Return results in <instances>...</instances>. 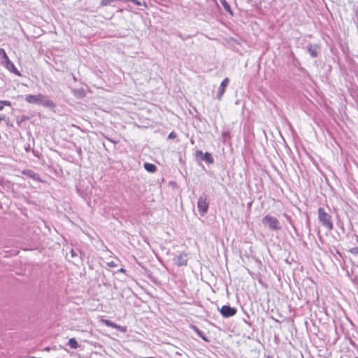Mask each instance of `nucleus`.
<instances>
[{"label":"nucleus","mask_w":358,"mask_h":358,"mask_svg":"<svg viewBox=\"0 0 358 358\" xmlns=\"http://www.w3.org/2000/svg\"><path fill=\"white\" fill-rule=\"evenodd\" d=\"M25 101L29 103L43 106L45 108H53L55 103L46 95L42 94H28L25 96Z\"/></svg>","instance_id":"nucleus-1"},{"label":"nucleus","mask_w":358,"mask_h":358,"mask_svg":"<svg viewBox=\"0 0 358 358\" xmlns=\"http://www.w3.org/2000/svg\"><path fill=\"white\" fill-rule=\"evenodd\" d=\"M317 213L320 223L329 231H331L334 228V223L331 215L321 207L318 208Z\"/></svg>","instance_id":"nucleus-2"},{"label":"nucleus","mask_w":358,"mask_h":358,"mask_svg":"<svg viewBox=\"0 0 358 358\" xmlns=\"http://www.w3.org/2000/svg\"><path fill=\"white\" fill-rule=\"evenodd\" d=\"M262 224L265 227L271 231H278L282 229L280 221L275 217L266 215L262 220Z\"/></svg>","instance_id":"nucleus-3"},{"label":"nucleus","mask_w":358,"mask_h":358,"mask_svg":"<svg viewBox=\"0 0 358 358\" xmlns=\"http://www.w3.org/2000/svg\"><path fill=\"white\" fill-rule=\"evenodd\" d=\"M197 208L201 216H204L209 208V201H208V196L203 193L198 199Z\"/></svg>","instance_id":"nucleus-4"},{"label":"nucleus","mask_w":358,"mask_h":358,"mask_svg":"<svg viewBox=\"0 0 358 358\" xmlns=\"http://www.w3.org/2000/svg\"><path fill=\"white\" fill-rule=\"evenodd\" d=\"M237 310L236 308L231 307L230 306H222L220 309V313L222 317L227 318L232 317L236 314Z\"/></svg>","instance_id":"nucleus-5"},{"label":"nucleus","mask_w":358,"mask_h":358,"mask_svg":"<svg viewBox=\"0 0 358 358\" xmlns=\"http://www.w3.org/2000/svg\"><path fill=\"white\" fill-rule=\"evenodd\" d=\"M173 262L178 266H186L187 264V254L185 252H180L173 259Z\"/></svg>","instance_id":"nucleus-6"},{"label":"nucleus","mask_w":358,"mask_h":358,"mask_svg":"<svg viewBox=\"0 0 358 358\" xmlns=\"http://www.w3.org/2000/svg\"><path fill=\"white\" fill-rule=\"evenodd\" d=\"M196 156L200 157L201 160L208 164H213L214 162V159L209 152L203 153L201 150H197L196 152Z\"/></svg>","instance_id":"nucleus-7"},{"label":"nucleus","mask_w":358,"mask_h":358,"mask_svg":"<svg viewBox=\"0 0 358 358\" xmlns=\"http://www.w3.org/2000/svg\"><path fill=\"white\" fill-rule=\"evenodd\" d=\"M229 79L228 78H224L220 87H219V89H218V92H217V98L220 100L222 95L224 94V92H225V88L227 87V85H229Z\"/></svg>","instance_id":"nucleus-8"},{"label":"nucleus","mask_w":358,"mask_h":358,"mask_svg":"<svg viewBox=\"0 0 358 358\" xmlns=\"http://www.w3.org/2000/svg\"><path fill=\"white\" fill-rule=\"evenodd\" d=\"M307 50L311 57L315 58L317 57L320 46L317 44H309L307 48Z\"/></svg>","instance_id":"nucleus-9"},{"label":"nucleus","mask_w":358,"mask_h":358,"mask_svg":"<svg viewBox=\"0 0 358 358\" xmlns=\"http://www.w3.org/2000/svg\"><path fill=\"white\" fill-rule=\"evenodd\" d=\"M5 66L10 72L15 73L17 76H20V72L16 69V67L15 66L14 64L12 62H10V63L8 62V64L6 65Z\"/></svg>","instance_id":"nucleus-10"},{"label":"nucleus","mask_w":358,"mask_h":358,"mask_svg":"<svg viewBox=\"0 0 358 358\" xmlns=\"http://www.w3.org/2000/svg\"><path fill=\"white\" fill-rule=\"evenodd\" d=\"M145 169L149 173H155L157 170V167L155 164L145 162L143 164Z\"/></svg>","instance_id":"nucleus-11"},{"label":"nucleus","mask_w":358,"mask_h":358,"mask_svg":"<svg viewBox=\"0 0 358 358\" xmlns=\"http://www.w3.org/2000/svg\"><path fill=\"white\" fill-rule=\"evenodd\" d=\"M191 328L196 333V334L201 338L203 341L208 342V339L205 336L204 333L201 331L198 327L196 326H192Z\"/></svg>","instance_id":"nucleus-12"},{"label":"nucleus","mask_w":358,"mask_h":358,"mask_svg":"<svg viewBox=\"0 0 358 358\" xmlns=\"http://www.w3.org/2000/svg\"><path fill=\"white\" fill-rule=\"evenodd\" d=\"M103 323L107 327H112L113 329H120L121 328L120 326L108 320H103Z\"/></svg>","instance_id":"nucleus-13"},{"label":"nucleus","mask_w":358,"mask_h":358,"mask_svg":"<svg viewBox=\"0 0 358 358\" xmlns=\"http://www.w3.org/2000/svg\"><path fill=\"white\" fill-rule=\"evenodd\" d=\"M68 345L71 349H77L78 348V343L74 338H71L69 340Z\"/></svg>","instance_id":"nucleus-14"},{"label":"nucleus","mask_w":358,"mask_h":358,"mask_svg":"<svg viewBox=\"0 0 358 358\" xmlns=\"http://www.w3.org/2000/svg\"><path fill=\"white\" fill-rule=\"evenodd\" d=\"M221 3L224 7V8L225 9V10L228 13H229L231 15H232V10L231 9V7H230V5L229 4L228 2H227L226 0H221Z\"/></svg>","instance_id":"nucleus-15"},{"label":"nucleus","mask_w":358,"mask_h":358,"mask_svg":"<svg viewBox=\"0 0 358 358\" xmlns=\"http://www.w3.org/2000/svg\"><path fill=\"white\" fill-rule=\"evenodd\" d=\"M4 106H10L11 102L8 100H1L0 101V111L3 109Z\"/></svg>","instance_id":"nucleus-16"},{"label":"nucleus","mask_w":358,"mask_h":358,"mask_svg":"<svg viewBox=\"0 0 358 358\" xmlns=\"http://www.w3.org/2000/svg\"><path fill=\"white\" fill-rule=\"evenodd\" d=\"M23 173L29 176V177L34 178V179H36V174L34 173L31 170H26V171H23Z\"/></svg>","instance_id":"nucleus-17"},{"label":"nucleus","mask_w":358,"mask_h":358,"mask_svg":"<svg viewBox=\"0 0 358 358\" xmlns=\"http://www.w3.org/2000/svg\"><path fill=\"white\" fill-rule=\"evenodd\" d=\"M7 54L4 49L0 48V57L1 59H3V58H6L7 57Z\"/></svg>","instance_id":"nucleus-18"},{"label":"nucleus","mask_w":358,"mask_h":358,"mask_svg":"<svg viewBox=\"0 0 358 358\" xmlns=\"http://www.w3.org/2000/svg\"><path fill=\"white\" fill-rule=\"evenodd\" d=\"M11 61L9 59L8 57L7 56L6 58H3V59H2L1 61V63L6 66V65H8V62L10 63Z\"/></svg>","instance_id":"nucleus-19"},{"label":"nucleus","mask_w":358,"mask_h":358,"mask_svg":"<svg viewBox=\"0 0 358 358\" xmlns=\"http://www.w3.org/2000/svg\"><path fill=\"white\" fill-rule=\"evenodd\" d=\"M176 137V134L174 131H172L169 135V138H175Z\"/></svg>","instance_id":"nucleus-20"},{"label":"nucleus","mask_w":358,"mask_h":358,"mask_svg":"<svg viewBox=\"0 0 358 358\" xmlns=\"http://www.w3.org/2000/svg\"><path fill=\"white\" fill-rule=\"evenodd\" d=\"M108 266L110 268H114L116 266V264L112 261L108 263Z\"/></svg>","instance_id":"nucleus-21"},{"label":"nucleus","mask_w":358,"mask_h":358,"mask_svg":"<svg viewBox=\"0 0 358 358\" xmlns=\"http://www.w3.org/2000/svg\"><path fill=\"white\" fill-rule=\"evenodd\" d=\"M105 138H106L108 141H109L110 142H111V143H114V144H117V141H115V140H113V139H112V138H109V137H106V136H105Z\"/></svg>","instance_id":"nucleus-22"},{"label":"nucleus","mask_w":358,"mask_h":358,"mask_svg":"<svg viewBox=\"0 0 358 358\" xmlns=\"http://www.w3.org/2000/svg\"><path fill=\"white\" fill-rule=\"evenodd\" d=\"M6 118V116L5 115H0V123L2 121H5Z\"/></svg>","instance_id":"nucleus-23"},{"label":"nucleus","mask_w":358,"mask_h":358,"mask_svg":"<svg viewBox=\"0 0 358 358\" xmlns=\"http://www.w3.org/2000/svg\"><path fill=\"white\" fill-rule=\"evenodd\" d=\"M351 252L358 255V248H355L352 249Z\"/></svg>","instance_id":"nucleus-24"},{"label":"nucleus","mask_w":358,"mask_h":358,"mask_svg":"<svg viewBox=\"0 0 358 358\" xmlns=\"http://www.w3.org/2000/svg\"><path fill=\"white\" fill-rule=\"evenodd\" d=\"M71 253L72 257H75L77 255L76 252L73 250H71Z\"/></svg>","instance_id":"nucleus-25"},{"label":"nucleus","mask_w":358,"mask_h":358,"mask_svg":"<svg viewBox=\"0 0 358 358\" xmlns=\"http://www.w3.org/2000/svg\"><path fill=\"white\" fill-rule=\"evenodd\" d=\"M77 92H79V90H73V94H74V95H75V96H78V95H77Z\"/></svg>","instance_id":"nucleus-26"},{"label":"nucleus","mask_w":358,"mask_h":358,"mask_svg":"<svg viewBox=\"0 0 358 358\" xmlns=\"http://www.w3.org/2000/svg\"><path fill=\"white\" fill-rule=\"evenodd\" d=\"M228 134H228L227 132H223V133H222V136H223V137L227 136Z\"/></svg>","instance_id":"nucleus-27"},{"label":"nucleus","mask_w":358,"mask_h":358,"mask_svg":"<svg viewBox=\"0 0 358 358\" xmlns=\"http://www.w3.org/2000/svg\"><path fill=\"white\" fill-rule=\"evenodd\" d=\"M178 36H179V37H180V38H181L182 39H183V40L185 39V38L182 36V35H181V34H178Z\"/></svg>","instance_id":"nucleus-28"},{"label":"nucleus","mask_w":358,"mask_h":358,"mask_svg":"<svg viewBox=\"0 0 358 358\" xmlns=\"http://www.w3.org/2000/svg\"><path fill=\"white\" fill-rule=\"evenodd\" d=\"M123 271H124V269H123V268H121V269H120V272H122Z\"/></svg>","instance_id":"nucleus-29"},{"label":"nucleus","mask_w":358,"mask_h":358,"mask_svg":"<svg viewBox=\"0 0 358 358\" xmlns=\"http://www.w3.org/2000/svg\"><path fill=\"white\" fill-rule=\"evenodd\" d=\"M355 358H358V357H355Z\"/></svg>","instance_id":"nucleus-30"}]
</instances>
